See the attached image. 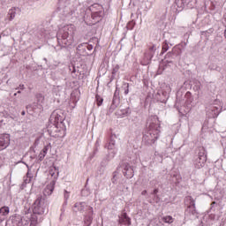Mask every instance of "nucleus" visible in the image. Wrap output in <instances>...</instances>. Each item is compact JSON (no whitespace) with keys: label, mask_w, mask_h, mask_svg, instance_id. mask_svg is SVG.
<instances>
[{"label":"nucleus","mask_w":226,"mask_h":226,"mask_svg":"<svg viewBox=\"0 0 226 226\" xmlns=\"http://www.w3.org/2000/svg\"><path fill=\"white\" fill-rule=\"evenodd\" d=\"M54 188H56V180H52L46 186L43 195L37 196L32 206L33 214L30 215L31 226H36L38 223H41L45 211H49V200H47V195H52Z\"/></svg>","instance_id":"1"},{"label":"nucleus","mask_w":226,"mask_h":226,"mask_svg":"<svg viewBox=\"0 0 226 226\" xmlns=\"http://www.w3.org/2000/svg\"><path fill=\"white\" fill-rule=\"evenodd\" d=\"M64 111L63 109L54 110L49 117L47 130L50 137H64Z\"/></svg>","instance_id":"2"},{"label":"nucleus","mask_w":226,"mask_h":226,"mask_svg":"<svg viewBox=\"0 0 226 226\" xmlns=\"http://www.w3.org/2000/svg\"><path fill=\"white\" fill-rule=\"evenodd\" d=\"M147 130L143 133L142 142L146 146H153L160 138V120L158 119V116H150L146 124Z\"/></svg>","instance_id":"3"},{"label":"nucleus","mask_w":226,"mask_h":226,"mask_svg":"<svg viewBox=\"0 0 226 226\" xmlns=\"http://www.w3.org/2000/svg\"><path fill=\"white\" fill-rule=\"evenodd\" d=\"M73 34H75V26L73 25H67L56 33L57 43L60 47H70L73 43Z\"/></svg>","instance_id":"4"},{"label":"nucleus","mask_w":226,"mask_h":226,"mask_svg":"<svg viewBox=\"0 0 226 226\" xmlns=\"http://www.w3.org/2000/svg\"><path fill=\"white\" fill-rule=\"evenodd\" d=\"M181 54H183L181 48H179V46H175L171 51L167 53L165 56V60L160 64L158 73H162V71L165 70V68L172 64L174 61H177L181 56Z\"/></svg>","instance_id":"5"},{"label":"nucleus","mask_w":226,"mask_h":226,"mask_svg":"<svg viewBox=\"0 0 226 226\" xmlns=\"http://www.w3.org/2000/svg\"><path fill=\"white\" fill-rule=\"evenodd\" d=\"M57 11L63 17H72V14L77 11V6H75V1L73 0H59Z\"/></svg>","instance_id":"6"},{"label":"nucleus","mask_w":226,"mask_h":226,"mask_svg":"<svg viewBox=\"0 0 226 226\" xmlns=\"http://www.w3.org/2000/svg\"><path fill=\"white\" fill-rule=\"evenodd\" d=\"M89 11H91V22L92 26L94 24H98L101 20L105 17V9H103V5L100 4H94L89 6Z\"/></svg>","instance_id":"7"},{"label":"nucleus","mask_w":226,"mask_h":226,"mask_svg":"<svg viewBox=\"0 0 226 226\" xmlns=\"http://www.w3.org/2000/svg\"><path fill=\"white\" fill-rule=\"evenodd\" d=\"M121 171L127 179H132V177L135 176L133 166L130 165V163L124 161L120 162L119 165L117 168V171L113 173V178L116 177V174H117V172Z\"/></svg>","instance_id":"8"},{"label":"nucleus","mask_w":226,"mask_h":226,"mask_svg":"<svg viewBox=\"0 0 226 226\" xmlns=\"http://www.w3.org/2000/svg\"><path fill=\"white\" fill-rule=\"evenodd\" d=\"M223 109V103L219 100H215L213 104H211L207 111V116L210 119H216Z\"/></svg>","instance_id":"9"},{"label":"nucleus","mask_w":226,"mask_h":226,"mask_svg":"<svg viewBox=\"0 0 226 226\" xmlns=\"http://www.w3.org/2000/svg\"><path fill=\"white\" fill-rule=\"evenodd\" d=\"M207 162V154H206V148L204 147H199L198 157L194 160L195 169H202Z\"/></svg>","instance_id":"10"},{"label":"nucleus","mask_w":226,"mask_h":226,"mask_svg":"<svg viewBox=\"0 0 226 226\" xmlns=\"http://www.w3.org/2000/svg\"><path fill=\"white\" fill-rule=\"evenodd\" d=\"M192 8V0H174V4L171 6L173 13H179L185 8Z\"/></svg>","instance_id":"11"},{"label":"nucleus","mask_w":226,"mask_h":226,"mask_svg":"<svg viewBox=\"0 0 226 226\" xmlns=\"http://www.w3.org/2000/svg\"><path fill=\"white\" fill-rule=\"evenodd\" d=\"M185 201L187 204H189L185 213H189L190 215H192V216H197V210L195 209V200H193L192 196H186Z\"/></svg>","instance_id":"12"},{"label":"nucleus","mask_w":226,"mask_h":226,"mask_svg":"<svg viewBox=\"0 0 226 226\" xmlns=\"http://www.w3.org/2000/svg\"><path fill=\"white\" fill-rule=\"evenodd\" d=\"M121 103V97H119V89L116 88V91L113 95L112 103L109 107V112H114L117 107H119Z\"/></svg>","instance_id":"13"},{"label":"nucleus","mask_w":226,"mask_h":226,"mask_svg":"<svg viewBox=\"0 0 226 226\" xmlns=\"http://www.w3.org/2000/svg\"><path fill=\"white\" fill-rule=\"evenodd\" d=\"M155 52H156V46L153 45L145 53L144 59H145V61H147V64H149V63H151V59H153V57H154Z\"/></svg>","instance_id":"14"},{"label":"nucleus","mask_w":226,"mask_h":226,"mask_svg":"<svg viewBox=\"0 0 226 226\" xmlns=\"http://www.w3.org/2000/svg\"><path fill=\"white\" fill-rule=\"evenodd\" d=\"M10 146V134L0 135V151L6 149Z\"/></svg>","instance_id":"15"},{"label":"nucleus","mask_w":226,"mask_h":226,"mask_svg":"<svg viewBox=\"0 0 226 226\" xmlns=\"http://www.w3.org/2000/svg\"><path fill=\"white\" fill-rule=\"evenodd\" d=\"M77 54L79 56H82L83 57H86V56H89V53H87V42L78 45Z\"/></svg>","instance_id":"16"},{"label":"nucleus","mask_w":226,"mask_h":226,"mask_svg":"<svg viewBox=\"0 0 226 226\" xmlns=\"http://www.w3.org/2000/svg\"><path fill=\"white\" fill-rule=\"evenodd\" d=\"M119 140V138L116 134H111L109 142L105 146L107 149H116V142Z\"/></svg>","instance_id":"17"},{"label":"nucleus","mask_w":226,"mask_h":226,"mask_svg":"<svg viewBox=\"0 0 226 226\" xmlns=\"http://www.w3.org/2000/svg\"><path fill=\"white\" fill-rule=\"evenodd\" d=\"M8 215H10V207H2L0 208V223L4 222L6 218H8Z\"/></svg>","instance_id":"18"},{"label":"nucleus","mask_w":226,"mask_h":226,"mask_svg":"<svg viewBox=\"0 0 226 226\" xmlns=\"http://www.w3.org/2000/svg\"><path fill=\"white\" fill-rule=\"evenodd\" d=\"M119 223L124 225H132V221L126 213H123L121 217H119Z\"/></svg>","instance_id":"19"},{"label":"nucleus","mask_w":226,"mask_h":226,"mask_svg":"<svg viewBox=\"0 0 226 226\" xmlns=\"http://www.w3.org/2000/svg\"><path fill=\"white\" fill-rule=\"evenodd\" d=\"M109 162H110V159H109V155H106L101 162V168H100L101 174H103V172L105 170V167H107V165H109Z\"/></svg>","instance_id":"20"},{"label":"nucleus","mask_w":226,"mask_h":226,"mask_svg":"<svg viewBox=\"0 0 226 226\" xmlns=\"http://www.w3.org/2000/svg\"><path fill=\"white\" fill-rule=\"evenodd\" d=\"M157 100L161 102V103H167V100H169V95H167V92H162L161 94H157Z\"/></svg>","instance_id":"21"},{"label":"nucleus","mask_w":226,"mask_h":226,"mask_svg":"<svg viewBox=\"0 0 226 226\" xmlns=\"http://www.w3.org/2000/svg\"><path fill=\"white\" fill-rule=\"evenodd\" d=\"M85 208H86L85 202L76 203L72 207V211H74L75 213H77V211H79L80 213H82V211H84Z\"/></svg>","instance_id":"22"},{"label":"nucleus","mask_w":226,"mask_h":226,"mask_svg":"<svg viewBox=\"0 0 226 226\" xmlns=\"http://www.w3.org/2000/svg\"><path fill=\"white\" fill-rule=\"evenodd\" d=\"M17 10H19V8H12L9 10L7 14L9 20H13L15 19V15H17Z\"/></svg>","instance_id":"23"},{"label":"nucleus","mask_w":226,"mask_h":226,"mask_svg":"<svg viewBox=\"0 0 226 226\" xmlns=\"http://www.w3.org/2000/svg\"><path fill=\"white\" fill-rule=\"evenodd\" d=\"M207 6H208L209 10H211L212 11H215V10H216V2H215V1L205 2V8H207Z\"/></svg>","instance_id":"24"},{"label":"nucleus","mask_w":226,"mask_h":226,"mask_svg":"<svg viewBox=\"0 0 226 226\" xmlns=\"http://www.w3.org/2000/svg\"><path fill=\"white\" fill-rule=\"evenodd\" d=\"M19 163H24V165H26V167L27 168L26 177H29V179L33 178V174H31V168L29 167V165L24 161L19 162Z\"/></svg>","instance_id":"25"},{"label":"nucleus","mask_w":226,"mask_h":226,"mask_svg":"<svg viewBox=\"0 0 226 226\" xmlns=\"http://www.w3.org/2000/svg\"><path fill=\"white\" fill-rule=\"evenodd\" d=\"M88 225H91V222H93V207H88V217H87Z\"/></svg>","instance_id":"26"},{"label":"nucleus","mask_w":226,"mask_h":226,"mask_svg":"<svg viewBox=\"0 0 226 226\" xmlns=\"http://www.w3.org/2000/svg\"><path fill=\"white\" fill-rule=\"evenodd\" d=\"M162 222H164V223H173L174 222V218L170 215L168 216H163L162 218Z\"/></svg>","instance_id":"27"},{"label":"nucleus","mask_w":226,"mask_h":226,"mask_svg":"<svg viewBox=\"0 0 226 226\" xmlns=\"http://www.w3.org/2000/svg\"><path fill=\"white\" fill-rule=\"evenodd\" d=\"M122 89H124V94H128L130 93V84L123 83Z\"/></svg>","instance_id":"28"},{"label":"nucleus","mask_w":226,"mask_h":226,"mask_svg":"<svg viewBox=\"0 0 226 226\" xmlns=\"http://www.w3.org/2000/svg\"><path fill=\"white\" fill-rule=\"evenodd\" d=\"M185 98H186V102L187 103H192L193 102V97H192V92H186L185 94Z\"/></svg>","instance_id":"29"},{"label":"nucleus","mask_w":226,"mask_h":226,"mask_svg":"<svg viewBox=\"0 0 226 226\" xmlns=\"http://www.w3.org/2000/svg\"><path fill=\"white\" fill-rule=\"evenodd\" d=\"M209 70H211V71H215V72H222V67H220V66H218V65H216V64H210L209 65Z\"/></svg>","instance_id":"30"},{"label":"nucleus","mask_w":226,"mask_h":226,"mask_svg":"<svg viewBox=\"0 0 226 226\" xmlns=\"http://www.w3.org/2000/svg\"><path fill=\"white\" fill-rule=\"evenodd\" d=\"M123 116H130L132 114V109L127 107L125 109H122Z\"/></svg>","instance_id":"31"},{"label":"nucleus","mask_w":226,"mask_h":226,"mask_svg":"<svg viewBox=\"0 0 226 226\" xmlns=\"http://www.w3.org/2000/svg\"><path fill=\"white\" fill-rule=\"evenodd\" d=\"M167 50H169V42L164 41L162 43V54L167 52Z\"/></svg>","instance_id":"32"},{"label":"nucleus","mask_w":226,"mask_h":226,"mask_svg":"<svg viewBox=\"0 0 226 226\" xmlns=\"http://www.w3.org/2000/svg\"><path fill=\"white\" fill-rule=\"evenodd\" d=\"M95 98H96L97 105L98 107H100V105L103 103V98L100 97V95H96Z\"/></svg>","instance_id":"33"},{"label":"nucleus","mask_w":226,"mask_h":226,"mask_svg":"<svg viewBox=\"0 0 226 226\" xmlns=\"http://www.w3.org/2000/svg\"><path fill=\"white\" fill-rule=\"evenodd\" d=\"M133 27H135V22L134 21H130L127 24V29H129L130 31H132V29H133Z\"/></svg>","instance_id":"34"},{"label":"nucleus","mask_w":226,"mask_h":226,"mask_svg":"<svg viewBox=\"0 0 226 226\" xmlns=\"http://www.w3.org/2000/svg\"><path fill=\"white\" fill-rule=\"evenodd\" d=\"M119 72V65L117 64L112 70V75H116Z\"/></svg>","instance_id":"35"},{"label":"nucleus","mask_w":226,"mask_h":226,"mask_svg":"<svg viewBox=\"0 0 226 226\" xmlns=\"http://www.w3.org/2000/svg\"><path fill=\"white\" fill-rule=\"evenodd\" d=\"M4 117H7V118H11V119H15V116L14 115H11V114H9V113H4Z\"/></svg>","instance_id":"36"},{"label":"nucleus","mask_w":226,"mask_h":226,"mask_svg":"<svg viewBox=\"0 0 226 226\" xmlns=\"http://www.w3.org/2000/svg\"><path fill=\"white\" fill-rule=\"evenodd\" d=\"M69 70L70 72H72V73L77 72V69L75 68V65L69 66Z\"/></svg>","instance_id":"37"},{"label":"nucleus","mask_w":226,"mask_h":226,"mask_svg":"<svg viewBox=\"0 0 226 226\" xmlns=\"http://www.w3.org/2000/svg\"><path fill=\"white\" fill-rule=\"evenodd\" d=\"M64 197L65 200H68V199H70V192H68V191L64 190Z\"/></svg>","instance_id":"38"},{"label":"nucleus","mask_w":226,"mask_h":226,"mask_svg":"<svg viewBox=\"0 0 226 226\" xmlns=\"http://www.w3.org/2000/svg\"><path fill=\"white\" fill-rule=\"evenodd\" d=\"M43 158H45V154L41 152L39 154V162H42Z\"/></svg>","instance_id":"39"},{"label":"nucleus","mask_w":226,"mask_h":226,"mask_svg":"<svg viewBox=\"0 0 226 226\" xmlns=\"http://www.w3.org/2000/svg\"><path fill=\"white\" fill-rule=\"evenodd\" d=\"M47 151H49V147H44V148L42 149V154H47Z\"/></svg>","instance_id":"40"},{"label":"nucleus","mask_w":226,"mask_h":226,"mask_svg":"<svg viewBox=\"0 0 226 226\" xmlns=\"http://www.w3.org/2000/svg\"><path fill=\"white\" fill-rule=\"evenodd\" d=\"M87 50H93V45L87 43Z\"/></svg>","instance_id":"41"},{"label":"nucleus","mask_w":226,"mask_h":226,"mask_svg":"<svg viewBox=\"0 0 226 226\" xmlns=\"http://www.w3.org/2000/svg\"><path fill=\"white\" fill-rule=\"evenodd\" d=\"M96 153H98V147H95V149L94 150V154L93 155H91L90 158H94V154H96Z\"/></svg>","instance_id":"42"},{"label":"nucleus","mask_w":226,"mask_h":226,"mask_svg":"<svg viewBox=\"0 0 226 226\" xmlns=\"http://www.w3.org/2000/svg\"><path fill=\"white\" fill-rule=\"evenodd\" d=\"M50 176L54 177L56 175V172H54V170H49Z\"/></svg>","instance_id":"43"},{"label":"nucleus","mask_w":226,"mask_h":226,"mask_svg":"<svg viewBox=\"0 0 226 226\" xmlns=\"http://www.w3.org/2000/svg\"><path fill=\"white\" fill-rule=\"evenodd\" d=\"M158 193V189H154V191H153V192H152V195H154V197H155V195Z\"/></svg>","instance_id":"44"},{"label":"nucleus","mask_w":226,"mask_h":226,"mask_svg":"<svg viewBox=\"0 0 226 226\" xmlns=\"http://www.w3.org/2000/svg\"><path fill=\"white\" fill-rule=\"evenodd\" d=\"M19 89L24 90V85H19V87L16 88V91H19Z\"/></svg>","instance_id":"45"},{"label":"nucleus","mask_w":226,"mask_h":226,"mask_svg":"<svg viewBox=\"0 0 226 226\" xmlns=\"http://www.w3.org/2000/svg\"><path fill=\"white\" fill-rule=\"evenodd\" d=\"M154 199H155L156 202H158V200H160V197L158 195H155Z\"/></svg>","instance_id":"46"},{"label":"nucleus","mask_w":226,"mask_h":226,"mask_svg":"<svg viewBox=\"0 0 226 226\" xmlns=\"http://www.w3.org/2000/svg\"><path fill=\"white\" fill-rule=\"evenodd\" d=\"M146 193H147V191L144 190L142 191L141 195H146Z\"/></svg>","instance_id":"47"},{"label":"nucleus","mask_w":226,"mask_h":226,"mask_svg":"<svg viewBox=\"0 0 226 226\" xmlns=\"http://www.w3.org/2000/svg\"><path fill=\"white\" fill-rule=\"evenodd\" d=\"M100 147V143L98 141L95 142V147Z\"/></svg>","instance_id":"48"},{"label":"nucleus","mask_w":226,"mask_h":226,"mask_svg":"<svg viewBox=\"0 0 226 226\" xmlns=\"http://www.w3.org/2000/svg\"><path fill=\"white\" fill-rule=\"evenodd\" d=\"M21 116H26V111H22Z\"/></svg>","instance_id":"49"},{"label":"nucleus","mask_w":226,"mask_h":226,"mask_svg":"<svg viewBox=\"0 0 226 226\" xmlns=\"http://www.w3.org/2000/svg\"><path fill=\"white\" fill-rule=\"evenodd\" d=\"M55 170L56 171V174H59V170L54 167Z\"/></svg>","instance_id":"50"},{"label":"nucleus","mask_w":226,"mask_h":226,"mask_svg":"<svg viewBox=\"0 0 226 226\" xmlns=\"http://www.w3.org/2000/svg\"><path fill=\"white\" fill-rule=\"evenodd\" d=\"M18 94H20V90H18L17 92H16Z\"/></svg>","instance_id":"51"},{"label":"nucleus","mask_w":226,"mask_h":226,"mask_svg":"<svg viewBox=\"0 0 226 226\" xmlns=\"http://www.w3.org/2000/svg\"><path fill=\"white\" fill-rule=\"evenodd\" d=\"M196 89H197V90L200 89V87L197 86V87H196Z\"/></svg>","instance_id":"52"},{"label":"nucleus","mask_w":226,"mask_h":226,"mask_svg":"<svg viewBox=\"0 0 226 226\" xmlns=\"http://www.w3.org/2000/svg\"><path fill=\"white\" fill-rule=\"evenodd\" d=\"M17 94H18L17 92H15V93L13 94V96H17Z\"/></svg>","instance_id":"53"},{"label":"nucleus","mask_w":226,"mask_h":226,"mask_svg":"<svg viewBox=\"0 0 226 226\" xmlns=\"http://www.w3.org/2000/svg\"><path fill=\"white\" fill-rule=\"evenodd\" d=\"M224 36H225V38H226V29H225V31H224Z\"/></svg>","instance_id":"54"},{"label":"nucleus","mask_w":226,"mask_h":226,"mask_svg":"<svg viewBox=\"0 0 226 226\" xmlns=\"http://www.w3.org/2000/svg\"><path fill=\"white\" fill-rule=\"evenodd\" d=\"M43 61H45V63H47V58H43Z\"/></svg>","instance_id":"55"},{"label":"nucleus","mask_w":226,"mask_h":226,"mask_svg":"<svg viewBox=\"0 0 226 226\" xmlns=\"http://www.w3.org/2000/svg\"><path fill=\"white\" fill-rule=\"evenodd\" d=\"M86 191L82 190L81 192L84 193Z\"/></svg>","instance_id":"56"},{"label":"nucleus","mask_w":226,"mask_h":226,"mask_svg":"<svg viewBox=\"0 0 226 226\" xmlns=\"http://www.w3.org/2000/svg\"><path fill=\"white\" fill-rule=\"evenodd\" d=\"M212 204H216V202H215V201H213Z\"/></svg>","instance_id":"57"},{"label":"nucleus","mask_w":226,"mask_h":226,"mask_svg":"<svg viewBox=\"0 0 226 226\" xmlns=\"http://www.w3.org/2000/svg\"><path fill=\"white\" fill-rule=\"evenodd\" d=\"M116 154V152H114L113 155Z\"/></svg>","instance_id":"58"},{"label":"nucleus","mask_w":226,"mask_h":226,"mask_svg":"<svg viewBox=\"0 0 226 226\" xmlns=\"http://www.w3.org/2000/svg\"><path fill=\"white\" fill-rule=\"evenodd\" d=\"M15 225H17V224H14V225H12V226H15Z\"/></svg>","instance_id":"59"}]
</instances>
